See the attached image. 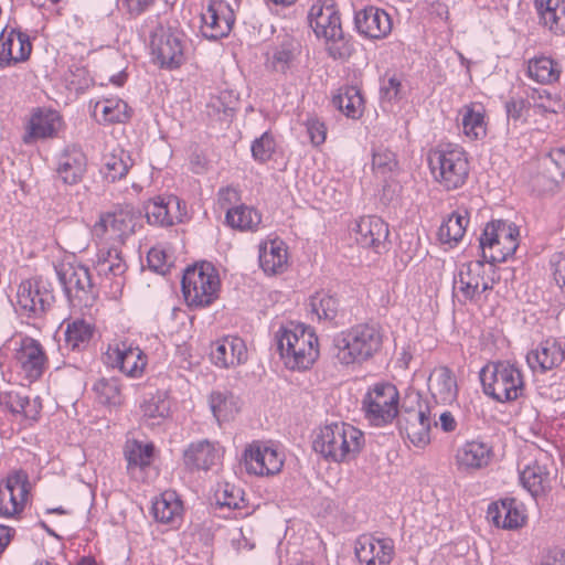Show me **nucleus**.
I'll use <instances>...</instances> for the list:
<instances>
[{"mask_svg":"<svg viewBox=\"0 0 565 565\" xmlns=\"http://www.w3.org/2000/svg\"><path fill=\"white\" fill-rule=\"evenodd\" d=\"M140 408L143 423L150 427H154L160 425L169 416L170 402L164 393H157L146 398Z\"/></svg>","mask_w":565,"mask_h":565,"instance_id":"44","label":"nucleus"},{"mask_svg":"<svg viewBox=\"0 0 565 565\" xmlns=\"http://www.w3.org/2000/svg\"><path fill=\"white\" fill-rule=\"evenodd\" d=\"M97 401L108 407H117L122 404V395L118 380L100 379L94 386Z\"/></svg>","mask_w":565,"mask_h":565,"instance_id":"48","label":"nucleus"},{"mask_svg":"<svg viewBox=\"0 0 565 565\" xmlns=\"http://www.w3.org/2000/svg\"><path fill=\"white\" fill-rule=\"evenodd\" d=\"M491 444L481 439L466 441L456 450L455 461L459 471L472 473L487 468L493 460Z\"/></svg>","mask_w":565,"mask_h":565,"instance_id":"22","label":"nucleus"},{"mask_svg":"<svg viewBox=\"0 0 565 565\" xmlns=\"http://www.w3.org/2000/svg\"><path fill=\"white\" fill-rule=\"evenodd\" d=\"M150 49L161 67L177 68L184 60L182 34L158 25L150 31Z\"/></svg>","mask_w":565,"mask_h":565,"instance_id":"11","label":"nucleus"},{"mask_svg":"<svg viewBox=\"0 0 565 565\" xmlns=\"http://www.w3.org/2000/svg\"><path fill=\"white\" fill-rule=\"evenodd\" d=\"M64 294L73 308H90L98 297L88 267L82 264L64 263L55 267Z\"/></svg>","mask_w":565,"mask_h":565,"instance_id":"7","label":"nucleus"},{"mask_svg":"<svg viewBox=\"0 0 565 565\" xmlns=\"http://www.w3.org/2000/svg\"><path fill=\"white\" fill-rule=\"evenodd\" d=\"M137 218L138 216L131 206L119 207L100 216L93 227V235L98 238L108 235L109 238L122 243L125 238L135 233Z\"/></svg>","mask_w":565,"mask_h":565,"instance_id":"16","label":"nucleus"},{"mask_svg":"<svg viewBox=\"0 0 565 565\" xmlns=\"http://www.w3.org/2000/svg\"><path fill=\"white\" fill-rule=\"evenodd\" d=\"M530 105V102L522 97L510 98L505 103V113L508 120H513L514 122L524 121V113Z\"/></svg>","mask_w":565,"mask_h":565,"instance_id":"59","label":"nucleus"},{"mask_svg":"<svg viewBox=\"0 0 565 565\" xmlns=\"http://www.w3.org/2000/svg\"><path fill=\"white\" fill-rule=\"evenodd\" d=\"M277 348L290 370L309 369L319 355L318 337L302 324L290 323L276 333Z\"/></svg>","mask_w":565,"mask_h":565,"instance_id":"4","label":"nucleus"},{"mask_svg":"<svg viewBox=\"0 0 565 565\" xmlns=\"http://www.w3.org/2000/svg\"><path fill=\"white\" fill-rule=\"evenodd\" d=\"M307 131L315 146H319L324 142L327 131L323 122L318 119H309L307 121Z\"/></svg>","mask_w":565,"mask_h":565,"instance_id":"64","label":"nucleus"},{"mask_svg":"<svg viewBox=\"0 0 565 565\" xmlns=\"http://www.w3.org/2000/svg\"><path fill=\"white\" fill-rule=\"evenodd\" d=\"M243 462L248 473L273 476L281 470L284 456L270 446L253 443L245 449Z\"/></svg>","mask_w":565,"mask_h":565,"instance_id":"18","label":"nucleus"},{"mask_svg":"<svg viewBox=\"0 0 565 565\" xmlns=\"http://www.w3.org/2000/svg\"><path fill=\"white\" fill-rule=\"evenodd\" d=\"M62 126V119L55 110H39L30 119L28 132L23 137L25 143L35 139L54 137Z\"/></svg>","mask_w":565,"mask_h":565,"instance_id":"35","label":"nucleus"},{"mask_svg":"<svg viewBox=\"0 0 565 565\" xmlns=\"http://www.w3.org/2000/svg\"><path fill=\"white\" fill-rule=\"evenodd\" d=\"M382 345L381 328L373 323H360L337 333L330 352L341 365H361L379 353Z\"/></svg>","mask_w":565,"mask_h":565,"instance_id":"1","label":"nucleus"},{"mask_svg":"<svg viewBox=\"0 0 565 565\" xmlns=\"http://www.w3.org/2000/svg\"><path fill=\"white\" fill-rule=\"evenodd\" d=\"M415 402L418 404V408L405 409L404 414L398 416V426L404 431L411 443L416 447H425L429 440L430 431V417L429 409L427 406L423 407L419 404V396H415Z\"/></svg>","mask_w":565,"mask_h":565,"instance_id":"23","label":"nucleus"},{"mask_svg":"<svg viewBox=\"0 0 565 565\" xmlns=\"http://www.w3.org/2000/svg\"><path fill=\"white\" fill-rule=\"evenodd\" d=\"M221 449L207 439L191 443L183 452V461L190 470L207 471L220 463Z\"/></svg>","mask_w":565,"mask_h":565,"instance_id":"31","label":"nucleus"},{"mask_svg":"<svg viewBox=\"0 0 565 565\" xmlns=\"http://www.w3.org/2000/svg\"><path fill=\"white\" fill-rule=\"evenodd\" d=\"M435 180L446 190L461 188L469 174V162L463 149L456 145H440L428 154Z\"/></svg>","mask_w":565,"mask_h":565,"instance_id":"5","label":"nucleus"},{"mask_svg":"<svg viewBox=\"0 0 565 565\" xmlns=\"http://www.w3.org/2000/svg\"><path fill=\"white\" fill-rule=\"evenodd\" d=\"M210 409L218 424L231 420L238 412L236 397L227 391H214L209 396Z\"/></svg>","mask_w":565,"mask_h":565,"instance_id":"46","label":"nucleus"},{"mask_svg":"<svg viewBox=\"0 0 565 565\" xmlns=\"http://www.w3.org/2000/svg\"><path fill=\"white\" fill-rule=\"evenodd\" d=\"M149 267L159 274H166L170 265L167 264V254L159 248H151L147 256Z\"/></svg>","mask_w":565,"mask_h":565,"instance_id":"62","label":"nucleus"},{"mask_svg":"<svg viewBox=\"0 0 565 565\" xmlns=\"http://www.w3.org/2000/svg\"><path fill=\"white\" fill-rule=\"evenodd\" d=\"M32 44L26 33L12 29L0 33V65H11L29 58Z\"/></svg>","mask_w":565,"mask_h":565,"instance_id":"29","label":"nucleus"},{"mask_svg":"<svg viewBox=\"0 0 565 565\" xmlns=\"http://www.w3.org/2000/svg\"><path fill=\"white\" fill-rule=\"evenodd\" d=\"M8 405L12 413L21 414L31 420H35L38 418L42 408L39 397L31 398L20 392L10 393Z\"/></svg>","mask_w":565,"mask_h":565,"instance_id":"49","label":"nucleus"},{"mask_svg":"<svg viewBox=\"0 0 565 565\" xmlns=\"http://www.w3.org/2000/svg\"><path fill=\"white\" fill-rule=\"evenodd\" d=\"M372 166L374 170L385 174L396 167L395 154L390 150L379 149L373 153Z\"/></svg>","mask_w":565,"mask_h":565,"instance_id":"58","label":"nucleus"},{"mask_svg":"<svg viewBox=\"0 0 565 565\" xmlns=\"http://www.w3.org/2000/svg\"><path fill=\"white\" fill-rule=\"evenodd\" d=\"M480 380L483 392L501 403L518 399L524 391L521 371L509 362L487 365L480 372Z\"/></svg>","mask_w":565,"mask_h":565,"instance_id":"6","label":"nucleus"},{"mask_svg":"<svg viewBox=\"0 0 565 565\" xmlns=\"http://www.w3.org/2000/svg\"><path fill=\"white\" fill-rule=\"evenodd\" d=\"M310 308L319 319L332 321L339 312V300L326 292H317L310 298Z\"/></svg>","mask_w":565,"mask_h":565,"instance_id":"50","label":"nucleus"},{"mask_svg":"<svg viewBox=\"0 0 565 565\" xmlns=\"http://www.w3.org/2000/svg\"><path fill=\"white\" fill-rule=\"evenodd\" d=\"M565 361L563 343L548 338L540 342L535 349L526 354V362L533 372L546 373L562 365Z\"/></svg>","mask_w":565,"mask_h":565,"instance_id":"24","label":"nucleus"},{"mask_svg":"<svg viewBox=\"0 0 565 565\" xmlns=\"http://www.w3.org/2000/svg\"><path fill=\"white\" fill-rule=\"evenodd\" d=\"M354 553L362 565H390L395 556V544L390 537L362 534L355 540Z\"/></svg>","mask_w":565,"mask_h":565,"instance_id":"17","label":"nucleus"},{"mask_svg":"<svg viewBox=\"0 0 565 565\" xmlns=\"http://www.w3.org/2000/svg\"><path fill=\"white\" fill-rule=\"evenodd\" d=\"M520 480L533 497H537L550 487V471L545 465L535 460L523 468Z\"/></svg>","mask_w":565,"mask_h":565,"instance_id":"40","label":"nucleus"},{"mask_svg":"<svg viewBox=\"0 0 565 565\" xmlns=\"http://www.w3.org/2000/svg\"><path fill=\"white\" fill-rule=\"evenodd\" d=\"M17 302L23 315L38 318L52 306L54 296L44 280H25L18 288Z\"/></svg>","mask_w":565,"mask_h":565,"instance_id":"15","label":"nucleus"},{"mask_svg":"<svg viewBox=\"0 0 565 565\" xmlns=\"http://www.w3.org/2000/svg\"><path fill=\"white\" fill-rule=\"evenodd\" d=\"M202 33L205 38L217 40L226 36L234 23V13L223 0H210L201 13Z\"/></svg>","mask_w":565,"mask_h":565,"instance_id":"20","label":"nucleus"},{"mask_svg":"<svg viewBox=\"0 0 565 565\" xmlns=\"http://www.w3.org/2000/svg\"><path fill=\"white\" fill-rule=\"evenodd\" d=\"M460 114L465 136L471 140H479L487 135V125L484 121V109L481 105H465Z\"/></svg>","mask_w":565,"mask_h":565,"instance_id":"41","label":"nucleus"},{"mask_svg":"<svg viewBox=\"0 0 565 565\" xmlns=\"http://www.w3.org/2000/svg\"><path fill=\"white\" fill-rule=\"evenodd\" d=\"M15 361L30 381L38 380L44 372L46 355L39 341L25 337L15 352Z\"/></svg>","mask_w":565,"mask_h":565,"instance_id":"25","label":"nucleus"},{"mask_svg":"<svg viewBox=\"0 0 565 565\" xmlns=\"http://www.w3.org/2000/svg\"><path fill=\"white\" fill-rule=\"evenodd\" d=\"M354 22L359 33L370 39H383L392 30L390 15L376 7H366L358 11Z\"/></svg>","mask_w":565,"mask_h":565,"instance_id":"28","label":"nucleus"},{"mask_svg":"<svg viewBox=\"0 0 565 565\" xmlns=\"http://www.w3.org/2000/svg\"><path fill=\"white\" fill-rule=\"evenodd\" d=\"M542 164L547 178L557 184L565 177V150L563 148L551 150L542 159Z\"/></svg>","mask_w":565,"mask_h":565,"instance_id":"51","label":"nucleus"},{"mask_svg":"<svg viewBox=\"0 0 565 565\" xmlns=\"http://www.w3.org/2000/svg\"><path fill=\"white\" fill-rule=\"evenodd\" d=\"M487 518L498 527L514 530L525 522V515L519 509L515 500L507 499L491 503L487 511Z\"/></svg>","mask_w":565,"mask_h":565,"instance_id":"36","label":"nucleus"},{"mask_svg":"<svg viewBox=\"0 0 565 565\" xmlns=\"http://www.w3.org/2000/svg\"><path fill=\"white\" fill-rule=\"evenodd\" d=\"M530 99L540 114H557L563 108L561 98L546 89H533Z\"/></svg>","mask_w":565,"mask_h":565,"instance_id":"54","label":"nucleus"},{"mask_svg":"<svg viewBox=\"0 0 565 565\" xmlns=\"http://www.w3.org/2000/svg\"><path fill=\"white\" fill-rule=\"evenodd\" d=\"M153 452L152 445H141L140 443H132L127 451L126 459L128 461V467H146L150 465L151 457Z\"/></svg>","mask_w":565,"mask_h":565,"instance_id":"55","label":"nucleus"},{"mask_svg":"<svg viewBox=\"0 0 565 565\" xmlns=\"http://www.w3.org/2000/svg\"><path fill=\"white\" fill-rule=\"evenodd\" d=\"M104 361L108 366L117 367L129 377H139L146 366V356L139 348L125 342L109 345Z\"/></svg>","mask_w":565,"mask_h":565,"instance_id":"21","label":"nucleus"},{"mask_svg":"<svg viewBox=\"0 0 565 565\" xmlns=\"http://www.w3.org/2000/svg\"><path fill=\"white\" fill-rule=\"evenodd\" d=\"M243 501V491L230 483H225L223 489L216 492V502L221 507L241 509Z\"/></svg>","mask_w":565,"mask_h":565,"instance_id":"57","label":"nucleus"},{"mask_svg":"<svg viewBox=\"0 0 565 565\" xmlns=\"http://www.w3.org/2000/svg\"><path fill=\"white\" fill-rule=\"evenodd\" d=\"M156 0H117L121 10L130 18H137L153 6Z\"/></svg>","mask_w":565,"mask_h":565,"instance_id":"60","label":"nucleus"},{"mask_svg":"<svg viewBox=\"0 0 565 565\" xmlns=\"http://www.w3.org/2000/svg\"><path fill=\"white\" fill-rule=\"evenodd\" d=\"M152 513L158 522L173 524L181 518L182 502L173 491H166L152 504Z\"/></svg>","mask_w":565,"mask_h":565,"instance_id":"42","label":"nucleus"},{"mask_svg":"<svg viewBox=\"0 0 565 565\" xmlns=\"http://www.w3.org/2000/svg\"><path fill=\"white\" fill-rule=\"evenodd\" d=\"M181 285L188 305L204 308L217 298L220 279L212 266L201 265L186 268Z\"/></svg>","mask_w":565,"mask_h":565,"instance_id":"9","label":"nucleus"},{"mask_svg":"<svg viewBox=\"0 0 565 565\" xmlns=\"http://www.w3.org/2000/svg\"><path fill=\"white\" fill-rule=\"evenodd\" d=\"M259 265L265 274L278 275L288 267V253L280 239H270L259 245Z\"/></svg>","mask_w":565,"mask_h":565,"instance_id":"34","label":"nucleus"},{"mask_svg":"<svg viewBox=\"0 0 565 565\" xmlns=\"http://www.w3.org/2000/svg\"><path fill=\"white\" fill-rule=\"evenodd\" d=\"M562 72V64L551 56H534L527 62L529 77L544 85H551L558 82Z\"/></svg>","mask_w":565,"mask_h":565,"instance_id":"38","label":"nucleus"},{"mask_svg":"<svg viewBox=\"0 0 565 565\" xmlns=\"http://www.w3.org/2000/svg\"><path fill=\"white\" fill-rule=\"evenodd\" d=\"M30 489L29 477L23 470L8 475L0 482V515L12 518L19 514L26 502Z\"/></svg>","mask_w":565,"mask_h":565,"instance_id":"14","label":"nucleus"},{"mask_svg":"<svg viewBox=\"0 0 565 565\" xmlns=\"http://www.w3.org/2000/svg\"><path fill=\"white\" fill-rule=\"evenodd\" d=\"M210 358L216 366L233 367L247 361V347L239 337L227 335L213 344Z\"/></svg>","mask_w":565,"mask_h":565,"instance_id":"26","label":"nucleus"},{"mask_svg":"<svg viewBox=\"0 0 565 565\" xmlns=\"http://www.w3.org/2000/svg\"><path fill=\"white\" fill-rule=\"evenodd\" d=\"M95 268L98 276L104 277L102 280L103 287H107L109 281L108 296L111 299H117L125 285L124 274L127 270V265L121 256V252L117 247H103L96 254Z\"/></svg>","mask_w":565,"mask_h":565,"instance_id":"13","label":"nucleus"},{"mask_svg":"<svg viewBox=\"0 0 565 565\" xmlns=\"http://www.w3.org/2000/svg\"><path fill=\"white\" fill-rule=\"evenodd\" d=\"M553 278L556 285L565 291V254L559 253L551 260Z\"/></svg>","mask_w":565,"mask_h":565,"instance_id":"63","label":"nucleus"},{"mask_svg":"<svg viewBox=\"0 0 565 565\" xmlns=\"http://www.w3.org/2000/svg\"><path fill=\"white\" fill-rule=\"evenodd\" d=\"M332 104L347 117L360 118L364 109V100L361 92L355 86H344L339 88L338 94L333 96Z\"/></svg>","mask_w":565,"mask_h":565,"instance_id":"39","label":"nucleus"},{"mask_svg":"<svg viewBox=\"0 0 565 565\" xmlns=\"http://www.w3.org/2000/svg\"><path fill=\"white\" fill-rule=\"evenodd\" d=\"M539 24L554 35L565 34V0H534Z\"/></svg>","mask_w":565,"mask_h":565,"instance_id":"33","label":"nucleus"},{"mask_svg":"<svg viewBox=\"0 0 565 565\" xmlns=\"http://www.w3.org/2000/svg\"><path fill=\"white\" fill-rule=\"evenodd\" d=\"M308 20L317 38L326 41L327 52L333 60H347L352 45L345 39L340 14L331 0H317L310 8Z\"/></svg>","mask_w":565,"mask_h":565,"instance_id":"3","label":"nucleus"},{"mask_svg":"<svg viewBox=\"0 0 565 565\" xmlns=\"http://www.w3.org/2000/svg\"><path fill=\"white\" fill-rule=\"evenodd\" d=\"M300 52L299 42L286 35L275 43L267 53V67L273 72L287 74L288 71L295 67Z\"/></svg>","mask_w":565,"mask_h":565,"instance_id":"32","label":"nucleus"},{"mask_svg":"<svg viewBox=\"0 0 565 565\" xmlns=\"http://www.w3.org/2000/svg\"><path fill=\"white\" fill-rule=\"evenodd\" d=\"M355 242L376 254L388 250V225L379 216H363L353 228Z\"/></svg>","mask_w":565,"mask_h":565,"instance_id":"19","label":"nucleus"},{"mask_svg":"<svg viewBox=\"0 0 565 565\" xmlns=\"http://www.w3.org/2000/svg\"><path fill=\"white\" fill-rule=\"evenodd\" d=\"M494 279L487 275L484 260L465 263L454 277V290L460 292L465 300L473 301L482 292L493 288Z\"/></svg>","mask_w":565,"mask_h":565,"instance_id":"12","label":"nucleus"},{"mask_svg":"<svg viewBox=\"0 0 565 565\" xmlns=\"http://www.w3.org/2000/svg\"><path fill=\"white\" fill-rule=\"evenodd\" d=\"M275 149L276 142L274 137L269 132H264L259 138L253 141L252 156L256 161L264 163L271 158Z\"/></svg>","mask_w":565,"mask_h":565,"instance_id":"56","label":"nucleus"},{"mask_svg":"<svg viewBox=\"0 0 565 565\" xmlns=\"http://www.w3.org/2000/svg\"><path fill=\"white\" fill-rule=\"evenodd\" d=\"M469 224L467 210H457L440 225L438 237L443 244L456 245L465 235Z\"/></svg>","mask_w":565,"mask_h":565,"instance_id":"43","label":"nucleus"},{"mask_svg":"<svg viewBox=\"0 0 565 565\" xmlns=\"http://www.w3.org/2000/svg\"><path fill=\"white\" fill-rule=\"evenodd\" d=\"M363 409L375 426L392 422L398 415L397 388L390 383L375 384L363 399Z\"/></svg>","mask_w":565,"mask_h":565,"instance_id":"10","label":"nucleus"},{"mask_svg":"<svg viewBox=\"0 0 565 565\" xmlns=\"http://www.w3.org/2000/svg\"><path fill=\"white\" fill-rule=\"evenodd\" d=\"M428 390L436 404L452 405L458 397V383L447 366L435 367L428 377Z\"/></svg>","mask_w":565,"mask_h":565,"instance_id":"27","label":"nucleus"},{"mask_svg":"<svg viewBox=\"0 0 565 565\" xmlns=\"http://www.w3.org/2000/svg\"><path fill=\"white\" fill-rule=\"evenodd\" d=\"M96 110L103 114L107 122H122L129 118L128 105L121 99H105L96 103Z\"/></svg>","mask_w":565,"mask_h":565,"instance_id":"52","label":"nucleus"},{"mask_svg":"<svg viewBox=\"0 0 565 565\" xmlns=\"http://www.w3.org/2000/svg\"><path fill=\"white\" fill-rule=\"evenodd\" d=\"M518 237V227L507 221H492L486 225L479 242L483 258L490 259L489 270L493 271V263L505 262L515 253Z\"/></svg>","mask_w":565,"mask_h":565,"instance_id":"8","label":"nucleus"},{"mask_svg":"<svg viewBox=\"0 0 565 565\" xmlns=\"http://www.w3.org/2000/svg\"><path fill=\"white\" fill-rule=\"evenodd\" d=\"M225 220L233 228L256 232L262 222V215L254 207L241 204L228 209Z\"/></svg>","mask_w":565,"mask_h":565,"instance_id":"45","label":"nucleus"},{"mask_svg":"<svg viewBox=\"0 0 565 565\" xmlns=\"http://www.w3.org/2000/svg\"><path fill=\"white\" fill-rule=\"evenodd\" d=\"M130 167V157L121 151L119 156L111 154L106 158L103 173L108 181L115 182L124 178L128 173Z\"/></svg>","mask_w":565,"mask_h":565,"instance_id":"53","label":"nucleus"},{"mask_svg":"<svg viewBox=\"0 0 565 565\" xmlns=\"http://www.w3.org/2000/svg\"><path fill=\"white\" fill-rule=\"evenodd\" d=\"M93 332L94 328L90 323L83 319H76L68 323L65 330L66 344L72 350H83L88 345Z\"/></svg>","mask_w":565,"mask_h":565,"instance_id":"47","label":"nucleus"},{"mask_svg":"<svg viewBox=\"0 0 565 565\" xmlns=\"http://www.w3.org/2000/svg\"><path fill=\"white\" fill-rule=\"evenodd\" d=\"M363 445V433L344 422L326 424L312 441L313 450L333 462L354 459Z\"/></svg>","mask_w":565,"mask_h":565,"instance_id":"2","label":"nucleus"},{"mask_svg":"<svg viewBox=\"0 0 565 565\" xmlns=\"http://www.w3.org/2000/svg\"><path fill=\"white\" fill-rule=\"evenodd\" d=\"M401 81L395 76L390 77L387 81L383 82L380 88L381 99L383 102H393L398 98L401 93Z\"/></svg>","mask_w":565,"mask_h":565,"instance_id":"61","label":"nucleus"},{"mask_svg":"<svg viewBox=\"0 0 565 565\" xmlns=\"http://www.w3.org/2000/svg\"><path fill=\"white\" fill-rule=\"evenodd\" d=\"M86 156L77 146H67L57 157L56 173L65 184L78 183L86 172Z\"/></svg>","mask_w":565,"mask_h":565,"instance_id":"30","label":"nucleus"},{"mask_svg":"<svg viewBox=\"0 0 565 565\" xmlns=\"http://www.w3.org/2000/svg\"><path fill=\"white\" fill-rule=\"evenodd\" d=\"M180 200L177 196H169L167 199L156 198L150 200L145 205L146 217L149 224L158 226H170L175 221H181L178 215L171 213V207L180 209Z\"/></svg>","mask_w":565,"mask_h":565,"instance_id":"37","label":"nucleus"}]
</instances>
